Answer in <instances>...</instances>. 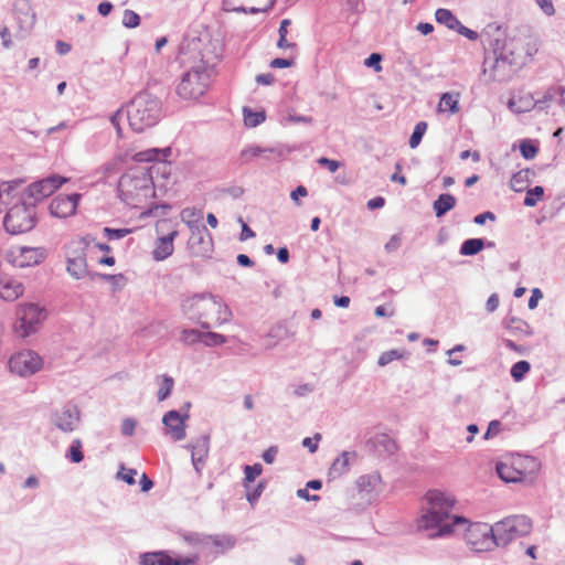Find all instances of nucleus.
I'll return each instance as SVG.
<instances>
[{"instance_id":"obj_1","label":"nucleus","mask_w":565,"mask_h":565,"mask_svg":"<svg viewBox=\"0 0 565 565\" xmlns=\"http://www.w3.org/2000/svg\"><path fill=\"white\" fill-rule=\"evenodd\" d=\"M456 505L457 499L454 494L438 489L428 490L416 519L417 530L427 532L430 539L452 535L456 526L468 523L465 516L452 513Z\"/></svg>"},{"instance_id":"obj_2","label":"nucleus","mask_w":565,"mask_h":565,"mask_svg":"<svg viewBox=\"0 0 565 565\" xmlns=\"http://www.w3.org/2000/svg\"><path fill=\"white\" fill-rule=\"evenodd\" d=\"M162 168L164 173H170V163L163 162L159 167L128 169L118 180L117 192L119 199L134 209L146 207L156 196L152 169Z\"/></svg>"},{"instance_id":"obj_3","label":"nucleus","mask_w":565,"mask_h":565,"mask_svg":"<svg viewBox=\"0 0 565 565\" xmlns=\"http://www.w3.org/2000/svg\"><path fill=\"white\" fill-rule=\"evenodd\" d=\"M182 312L202 328H210V321L223 324L230 321L228 307L212 295L202 294L185 298L181 303Z\"/></svg>"},{"instance_id":"obj_4","label":"nucleus","mask_w":565,"mask_h":565,"mask_svg":"<svg viewBox=\"0 0 565 565\" xmlns=\"http://www.w3.org/2000/svg\"><path fill=\"white\" fill-rule=\"evenodd\" d=\"M161 116V104L159 99L147 93L137 94L127 106V118L129 126L137 132L153 127Z\"/></svg>"},{"instance_id":"obj_5","label":"nucleus","mask_w":565,"mask_h":565,"mask_svg":"<svg viewBox=\"0 0 565 565\" xmlns=\"http://www.w3.org/2000/svg\"><path fill=\"white\" fill-rule=\"evenodd\" d=\"M38 209L35 203H28L24 195L11 202V206L3 217V227L11 235L31 232L38 224Z\"/></svg>"},{"instance_id":"obj_6","label":"nucleus","mask_w":565,"mask_h":565,"mask_svg":"<svg viewBox=\"0 0 565 565\" xmlns=\"http://www.w3.org/2000/svg\"><path fill=\"white\" fill-rule=\"evenodd\" d=\"M539 462L531 456H509L497 463L498 476L504 482H523L535 475L539 470Z\"/></svg>"},{"instance_id":"obj_7","label":"nucleus","mask_w":565,"mask_h":565,"mask_svg":"<svg viewBox=\"0 0 565 565\" xmlns=\"http://www.w3.org/2000/svg\"><path fill=\"white\" fill-rule=\"evenodd\" d=\"M46 318L47 312L44 307L32 302L20 303L15 308L12 331L18 338H28L41 329Z\"/></svg>"},{"instance_id":"obj_8","label":"nucleus","mask_w":565,"mask_h":565,"mask_svg":"<svg viewBox=\"0 0 565 565\" xmlns=\"http://www.w3.org/2000/svg\"><path fill=\"white\" fill-rule=\"evenodd\" d=\"M532 520L526 515H509L494 525L498 546H507L512 541L527 535L532 531Z\"/></svg>"},{"instance_id":"obj_9","label":"nucleus","mask_w":565,"mask_h":565,"mask_svg":"<svg viewBox=\"0 0 565 565\" xmlns=\"http://www.w3.org/2000/svg\"><path fill=\"white\" fill-rule=\"evenodd\" d=\"M209 87V74L204 66L188 71L177 86V94L185 99H198L205 94Z\"/></svg>"},{"instance_id":"obj_10","label":"nucleus","mask_w":565,"mask_h":565,"mask_svg":"<svg viewBox=\"0 0 565 565\" xmlns=\"http://www.w3.org/2000/svg\"><path fill=\"white\" fill-rule=\"evenodd\" d=\"M465 541L475 552H489L498 547L493 526L487 523H467Z\"/></svg>"},{"instance_id":"obj_11","label":"nucleus","mask_w":565,"mask_h":565,"mask_svg":"<svg viewBox=\"0 0 565 565\" xmlns=\"http://www.w3.org/2000/svg\"><path fill=\"white\" fill-rule=\"evenodd\" d=\"M87 247L88 243L84 238L73 239L65 247L66 269L75 279H83L88 274Z\"/></svg>"},{"instance_id":"obj_12","label":"nucleus","mask_w":565,"mask_h":565,"mask_svg":"<svg viewBox=\"0 0 565 565\" xmlns=\"http://www.w3.org/2000/svg\"><path fill=\"white\" fill-rule=\"evenodd\" d=\"M43 367V360L35 351L22 350L9 359V369L20 376H30Z\"/></svg>"},{"instance_id":"obj_13","label":"nucleus","mask_w":565,"mask_h":565,"mask_svg":"<svg viewBox=\"0 0 565 565\" xmlns=\"http://www.w3.org/2000/svg\"><path fill=\"white\" fill-rule=\"evenodd\" d=\"M67 181L68 179L64 177L51 175L31 183L22 195H24V198L33 199L35 202L42 201L43 199L52 195Z\"/></svg>"},{"instance_id":"obj_14","label":"nucleus","mask_w":565,"mask_h":565,"mask_svg":"<svg viewBox=\"0 0 565 565\" xmlns=\"http://www.w3.org/2000/svg\"><path fill=\"white\" fill-rule=\"evenodd\" d=\"M46 257L43 247H15L10 250L11 263L17 267H29L42 263Z\"/></svg>"},{"instance_id":"obj_15","label":"nucleus","mask_w":565,"mask_h":565,"mask_svg":"<svg viewBox=\"0 0 565 565\" xmlns=\"http://www.w3.org/2000/svg\"><path fill=\"white\" fill-rule=\"evenodd\" d=\"M81 195L77 193L68 195H57L49 206L51 215L60 218H66L76 213Z\"/></svg>"},{"instance_id":"obj_16","label":"nucleus","mask_w":565,"mask_h":565,"mask_svg":"<svg viewBox=\"0 0 565 565\" xmlns=\"http://www.w3.org/2000/svg\"><path fill=\"white\" fill-rule=\"evenodd\" d=\"M275 0H224L223 7L230 12L257 13L270 9Z\"/></svg>"},{"instance_id":"obj_17","label":"nucleus","mask_w":565,"mask_h":565,"mask_svg":"<svg viewBox=\"0 0 565 565\" xmlns=\"http://www.w3.org/2000/svg\"><path fill=\"white\" fill-rule=\"evenodd\" d=\"M199 559L198 555L173 558L166 552L145 553L141 556V565H192Z\"/></svg>"},{"instance_id":"obj_18","label":"nucleus","mask_w":565,"mask_h":565,"mask_svg":"<svg viewBox=\"0 0 565 565\" xmlns=\"http://www.w3.org/2000/svg\"><path fill=\"white\" fill-rule=\"evenodd\" d=\"M162 422L166 426L167 434H169L173 440H182L185 437L184 418L179 414V412H168L163 416Z\"/></svg>"},{"instance_id":"obj_19","label":"nucleus","mask_w":565,"mask_h":565,"mask_svg":"<svg viewBox=\"0 0 565 565\" xmlns=\"http://www.w3.org/2000/svg\"><path fill=\"white\" fill-rule=\"evenodd\" d=\"M178 234L179 232L175 228H173L166 236H161L156 241V245L152 250V257L154 260H164L173 254V241L175 239Z\"/></svg>"},{"instance_id":"obj_20","label":"nucleus","mask_w":565,"mask_h":565,"mask_svg":"<svg viewBox=\"0 0 565 565\" xmlns=\"http://www.w3.org/2000/svg\"><path fill=\"white\" fill-rule=\"evenodd\" d=\"M24 292L23 285L8 276L0 277V298L4 301H14Z\"/></svg>"},{"instance_id":"obj_21","label":"nucleus","mask_w":565,"mask_h":565,"mask_svg":"<svg viewBox=\"0 0 565 565\" xmlns=\"http://www.w3.org/2000/svg\"><path fill=\"white\" fill-rule=\"evenodd\" d=\"M355 458V452L343 451L329 468L328 476L330 479H339L349 472L351 462Z\"/></svg>"},{"instance_id":"obj_22","label":"nucleus","mask_w":565,"mask_h":565,"mask_svg":"<svg viewBox=\"0 0 565 565\" xmlns=\"http://www.w3.org/2000/svg\"><path fill=\"white\" fill-rule=\"evenodd\" d=\"M209 437L202 436L198 438L192 445V462L198 472H200L201 467L204 465L205 459L209 456Z\"/></svg>"},{"instance_id":"obj_23","label":"nucleus","mask_w":565,"mask_h":565,"mask_svg":"<svg viewBox=\"0 0 565 565\" xmlns=\"http://www.w3.org/2000/svg\"><path fill=\"white\" fill-rule=\"evenodd\" d=\"M191 236L189 239V246L195 254H202L205 249L200 247L205 244V236L211 238V235L205 225H199L192 228H189Z\"/></svg>"},{"instance_id":"obj_24","label":"nucleus","mask_w":565,"mask_h":565,"mask_svg":"<svg viewBox=\"0 0 565 565\" xmlns=\"http://www.w3.org/2000/svg\"><path fill=\"white\" fill-rule=\"evenodd\" d=\"M459 93H444L437 106L438 113H448L455 115L459 113Z\"/></svg>"},{"instance_id":"obj_25","label":"nucleus","mask_w":565,"mask_h":565,"mask_svg":"<svg viewBox=\"0 0 565 565\" xmlns=\"http://www.w3.org/2000/svg\"><path fill=\"white\" fill-rule=\"evenodd\" d=\"M162 156L163 158H168L171 156V148L167 147L163 149L151 148L145 151H139L134 154V160L137 162H151L156 161Z\"/></svg>"},{"instance_id":"obj_26","label":"nucleus","mask_w":565,"mask_h":565,"mask_svg":"<svg viewBox=\"0 0 565 565\" xmlns=\"http://www.w3.org/2000/svg\"><path fill=\"white\" fill-rule=\"evenodd\" d=\"M78 420L77 412L65 409L57 415L56 425L64 431H72L76 428Z\"/></svg>"},{"instance_id":"obj_27","label":"nucleus","mask_w":565,"mask_h":565,"mask_svg":"<svg viewBox=\"0 0 565 565\" xmlns=\"http://www.w3.org/2000/svg\"><path fill=\"white\" fill-rule=\"evenodd\" d=\"M456 205V199L454 195L449 193H444L438 196V199L434 202V211L437 217L443 216L450 210H452Z\"/></svg>"},{"instance_id":"obj_28","label":"nucleus","mask_w":565,"mask_h":565,"mask_svg":"<svg viewBox=\"0 0 565 565\" xmlns=\"http://www.w3.org/2000/svg\"><path fill=\"white\" fill-rule=\"evenodd\" d=\"M182 222L189 227L202 225L203 212L196 207H185L180 213Z\"/></svg>"},{"instance_id":"obj_29","label":"nucleus","mask_w":565,"mask_h":565,"mask_svg":"<svg viewBox=\"0 0 565 565\" xmlns=\"http://www.w3.org/2000/svg\"><path fill=\"white\" fill-rule=\"evenodd\" d=\"M530 183V170H520L515 172L511 180H510V186L515 192H522L524 191Z\"/></svg>"},{"instance_id":"obj_30","label":"nucleus","mask_w":565,"mask_h":565,"mask_svg":"<svg viewBox=\"0 0 565 565\" xmlns=\"http://www.w3.org/2000/svg\"><path fill=\"white\" fill-rule=\"evenodd\" d=\"M435 18L438 23L445 24L450 30H456L460 26V21L448 9H438Z\"/></svg>"},{"instance_id":"obj_31","label":"nucleus","mask_w":565,"mask_h":565,"mask_svg":"<svg viewBox=\"0 0 565 565\" xmlns=\"http://www.w3.org/2000/svg\"><path fill=\"white\" fill-rule=\"evenodd\" d=\"M291 21L289 19H284L280 22L279 26V39L277 42V46L281 50H290L296 47V43L288 41L287 34H288V28L290 26Z\"/></svg>"},{"instance_id":"obj_32","label":"nucleus","mask_w":565,"mask_h":565,"mask_svg":"<svg viewBox=\"0 0 565 565\" xmlns=\"http://www.w3.org/2000/svg\"><path fill=\"white\" fill-rule=\"evenodd\" d=\"M484 243L481 238H470L462 243L460 254L476 255L483 249Z\"/></svg>"},{"instance_id":"obj_33","label":"nucleus","mask_w":565,"mask_h":565,"mask_svg":"<svg viewBox=\"0 0 565 565\" xmlns=\"http://www.w3.org/2000/svg\"><path fill=\"white\" fill-rule=\"evenodd\" d=\"M534 106L533 100L527 97H520L518 99L511 98L509 100V107L513 111L520 114L524 111H529Z\"/></svg>"},{"instance_id":"obj_34","label":"nucleus","mask_w":565,"mask_h":565,"mask_svg":"<svg viewBox=\"0 0 565 565\" xmlns=\"http://www.w3.org/2000/svg\"><path fill=\"white\" fill-rule=\"evenodd\" d=\"M544 195V189L541 185H536L533 189L527 190L525 199H524V205L526 206H535L539 201L543 199Z\"/></svg>"},{"instance_id":"obj_35","label":"nucleus","mask_w":565,"mask_h":565,"mask_svg":"<svg viewBox=\"0 0 565 565\" xmlns=\"http://www.w3.org/2000/svg\"><path fill=\"white\" fill-rule=\"evenodd\" d=\"M265 113H254L247 108H244V122L247 127H256L265 120Z\"/></svg>"},{"instance_id":"obj_36","label":"nucleus","mask_w":565,"mask_h":565,"mask_svg":"<svg viewBox=\"0 0 565 565\" xmlns=\"http://www.w3.org/2000/svg\"><path fill=\"white\" fill-rule=\"evenodd\" d=\"M427 130V122L426 121H419L415 128H414V131L409 138V147L412 149L416 148L420 141H422V138L423 136L425 135Z\"/></svg>"},{"instance_id":"obj_37","label":"nucleus","mask_w":565,"mask_h":565,"mask_svg":"<svg viewBox=\"0 0 565 565\" xmlns=\"http://www.w3.org/2000/svg\"><path fill=\"white\" fill-rule=\"evenodd\" d=\"M530 369L531 365L527 361H519L511 367V376L515 382H520Z\"/></svg>"},{"instance_id":"obj_38","label":"nucleus","mask_w":565,"mask_h":565,"mask_svg":"<svg viewBox=\"0 0 565 565\" xmlns=\"http://www.w3.org/2000/svg\"><path fill=\"white\" fill-rule=\"evenodd\" d=\"M67 457L70 458V460L72 462H75V463H79L83 461L84 455L82 451V443L79 439H75L72 441V444L68 448Z\"/></svg>"},{"instance_id":"obj_39","label":"nucleus","mask_w":565,"mask_h":565,"mask_svg":"<svg viewBox=\"0 0 565 565\" xmlns=\"http://www.w3.org/2000/svg\"><path fill=\"white\" fill-rule=\"evenodd\" d=\"M209 347L222 345L226 342V338L216 332H202L201 341Z\"/></svg>"},{"instance_id":"obj_40","label":"nucleus","mask_w":565,"mask_h":565,"mask_svg":"<svg viewBox=\"0 0 565 565\" xmlns=\"http://www.w3.org/2000/svg\"><path fill=\"white\" fill-rule=\"evenodd\" d=\"M13 201V189L11 185L7 183L0 184V212L2 211L6 204H9Z\"/></svg>"},{"instance_id":"obj_41","label":"nucleus","mask_w":565,"mask_h":565,"mask_svg":"<svg viewBox=\"0 0 565 565\" xmlns=\"http://www.w3.org/2000/svg\"><path fill=\"white\" fill-rule=\"evenodd\" d=\"M173 379L170 377V376H163L162 379V383H161V386L158 391V399L159 401H164L171 393L172 388H173Z\"/></svg>"},{"instance_id":"obj_42","label":"nucleus","mask_w":565,"mask_h":565,"mask_svg":"<svg viewBox=\"0 0 565 565\" xmlns=\"http://www.w3.org/2000/svg\"><path fill=\"white\" fill-rule=\"evenodd\" d=\"M201 337H202V332L198 331V330H182L181 334H180V341L185 343V344H192V343H195V342H200L201 341Z\"/></svg>"},{"instance_id":"obj_43","label":"nucleus","mask_w":565,"mask_h":565,"mask_svg":"<svg viewBox=\"0 0 565 565\" xmlns=\"http://www.w3.org/2000/svg\"><path fill=\"white\" fill-rule=\"evenodd\" d=\"M263 472V467L260 463H255L253 466H245L244 468V479L247 483L253 482L258 476Z\"/></svg>"},{"instance_id":"obj_44","label":"nucleus","mask_w":565,"mask_h":565,"mask_svg":"<svg viewBox=\"0 0 565 565\" xmlns=\"http://www.w3.org/2000/svg\"><path fill=\"white\" fill-rule=\"evenodd\" d=\"M403 358V353H401L398 350H390L386 352H383L379 358V365L385 366L386 364L391 363L394 360H398Z\"/></svg>"},{"instance_id":"obj_45","label":"nucleus","mask_w":565,"mask_h":565,"mask_svg":"<svg viewBox=\"0 0 565 565\" xmlns=\"http://www.w3.org/2000/svg\"><path fill=\"white\" fill-rule=\"evenodd\" d=\"M122 24L126 28H137L140 24V18L135 11L125 10L122 15Z\"/></svg>"},{"instance_id":"obj_46","label":"nucleus","mask_w":565,"mask_h":565,"mask_svg":"<svg viewBox=\"0 0 565 565\" xmlns=\"http://www.w3.org/2000/svg\"><path fill=\"white\" fill-rule=\"evenodd\" d=\"M104 232H105L106 236L109 239H119V238H122V237L129 235L132 232V230L131 228H109V227H105Z\"/></svg>"},{"instance_id":"obj_47","label":"nucleus","mask_w":565,"mask_h":565,"mask_svg":"<svg viewBox=\"0 0 565 565\" xmlns=\"http://www.w3.org/2000/svg\"><path fill=\"white\" fill-rule=\"evenodd\" d=\"M264 150L259 147H248L242 150L241 159L243 162H249L253 158L260 156Z\"/></svg>"},{"instance_id":"obj_48","label":"nucleus","mask_w":565,"mask_h":565,"mask_svg":"<svg viewBox=\"0 0 565 565\" xmlns=\"http://www.w3.org/2000/svg\"><path fill=\"white\" fill-rule=\"evenodd\" d=\"M520 151L525 159H533L537 154L539 149L534 145L524 141L520 146Z\"/></svg>"},{"instance_id":"obj_49","label":"nucleus","mask_w":565,"mask_h":565,"mask_svg":"<svg viewBox=\"0 0 565 565\" xmlns=\"http://www.w3.org/2000/svg\"><path fill=\"white\" fill-rule=\"evenodd\" d=\"M509 328L512 330V331H520L524 334H529L530 333V327L526 322H524L523 320H520V319H511L510 320V323H509Z\"/></svg>"},{"instance_id":"obj_50","label":"nucleus","mask_w":565,"mask_h":565,"mask_svg":"<svg viewBox=\"0 0 565 565\" xmlns=\"http://www.w3.org/2000/svg\"><path fill=\"white\" fill-rule=\"evenodd\" d=\"M381 61H382V56L379 53H372L364 61V64L367 67H373L376 72H381L382 71Z\"/></svg>"},{"instance_id":"obj_51","label":"nucleus","mask_w":565,"mask_h":565,"mask_svg":"<svg viewBox=\"0 0 565 565\" xmlns=\"http://www.w3.org/2000/svg\"><path fill=\"white\" fill-rule=\"evenodd\" d=\"M320 439H321L320 434H316L313 438L306 437L302 440V445H303V447L308 448L310 452L313 454L318 449V444H319Z\"/></svg>"},{"instance_id":"obj_52","label":"nucleus","mask_w":565,"mask_h":565,"mask_svg":"<svg viewBox=\"0 0 565 565\" xmlns=\"http://www.w3.org/2000/svg\"><path fill=\"white\" fill-rule=\"evenodd\" d=\"M320 166H324L329 169L330 172H335L340 168V162L337 160L328 159L326 157H321L317 160Z\"/></svg>"},{"instance_id":"obj_53","label":"nucleus","mask_w":565,"mask_h":565,"mask_svg":"<svg viewBox=\"0 0 565 565\" xmlns=\"http://www.w3.org/2000/svg\"><path fill=\"white\" fill-rule=\"evenodd\" d=\"M238 222L242 224V232L239 236L241 241H247L249 238L255 237V232L248 227V225L243 221L242 217L238 218Z\"/></svg>"},{"instance_id":"obj_54","label":"nucleus","mask_w":565,"mask_h":565,"mask_svg":"<svg viewBox=\"0 0 565 565\" xmlns=\"http://www.w3.org/2000/svg\"><path fill=\"white\" fill-rule=\"evenodd\" d=\"M135 469H124L121 472H119V476L121 479L128 483V484H135V476H136Z\"/></svg>"},{"instance_id":"obj_55","label":"nucleus","mask_w":565,"mask_h":565,"mask_svg":"<svg viewBox=\"0 0 565 565\" xmlns=\"http://www.w3.org/2000/svg\"><path fill=\"white\" fill-rule=\"evenodd\" d=\"M539 7L546 13L547 15H552L555 12L552 0H535Z\"/></svg>"},{"instance_id":"obj_56","label":"nucleus","mask_w":565,"mask_h":565,"mask_svg":"<svg viewBox=\"0 0 565 565\" xmlns=\"http://www.w3.org/2000/svg\"><path fill=\"white\" fill-rule=\"evenodd\" d=\"M292 64H294L292 60L277 57V58H274L270 62V67H273V68H285V67L292 66Z\"/></svg>"},{"instance_id":"obj_57","label":"nucleus","mask_w":565,"mask_h":565,"mask_svg":"<svg viewBox=\"0 0 565 565\" xmlns=\"http://www.w3.org/2000/svg\"><path fill=\"white\" fill-rule=\"evenodd\" d=\"M401 245V237L398 235H393L390 241L385 244V249L387 253L395 252Z\"/></svg>"},{"instance_id":"obj_58","label":"nucleus","mask_w":565,"mask_h":565,"mask_svg":"<svg viewBox=\"0 0 565 565\" xmlns=\"http://www.w3.org/2000/svg\"><path fill=\"white\" fill-rule=\"evenodd\" d=\"M499 297L497 294H492L488 300H487V303H486V309L487 311L489 312H493L498 309L499 307Z\"/></svg>"},{"instance_id":"obj_59","label":"nucleus","mask_w":565,"mask_h":565,"mask_svg":"<svg viewBox=\"0 0 565 565\" xmlns=\"http://www.w3.org/2000/svg\"><path fill=\"white\" fill-rule=\"evenodd\" d=\"M543 297L541 290L535 288L532 290V296L529 299V308L535 309L537 307L539 300Z\"/></svg>"},{"instance_id":"obj_60","label":"nucleus","mask_w":565,"mask_h":565,"mask_svg":"<svg viewBox=\"0 0 565 565\" xmlns=\"http://www.w3.org/2000/svg\"><path fill=\"white\" fill-rule=\"evenodd\" d=\"M135 422L132 419H125L121 425V430L124 435L131 436L135 431Z\"/></svg>"},{"instance_id":"obj_61","label":"nucleus","mask_w":565,"mask_h":565,"mask_svg":"<svg viewBox=\"0 0 565 565\" xmlns=\"http://www.w3.org/2000/svg\"><path fill=\"white\" fill-rule=\"evenodd\" d=\"M499 430H500V423L498 420L491 422L488 426L486 434H484V438L488 439L491 436L497 435L499 433Z\"/></svg>"},{"instance_id":"obj_62","label":"nucleus","mask_w":565,"mask_h":565,"mask_svg":"<svg viewBox=\"0 0 565 565\" xmlns=\"http://www.w3.org/2000/svg\"><path fill=\"white\" fill-rule=\"evenodd\" d=\"M278 450L276 447H269L264 454L263 459L266 463H273Z\"/></svg>"},{"instance_id":"obj_63","label":"nucleus","mask_w":565,"mask_h":565,"mask_svg":"<svg viewBox=\"0 0 565 565\" xmlns=\"http://www.w3.org/2000/svg\"><path fill=\"white\" fill-rule=\"evenodd\" d=\"M385 200L382 196H376L367 201V207L370 210L381 209L384 206Z\"/></svg>"},{"instance_id":"obj_64","label":"nucleus","mask_w":565,"mask_h":565,"mask_svg":"<svg viewBox=\"0 0 565 565\" xmlns=\"http://www.w3.org/2000/svg\"><path fill=\"white\" fill-rule=\"evenodd\" d=\"M494 218H495V215L492 212H484V213L478 214L475 217V223L482 225L486 223L487 220L493 221Z\"/></svg>"}]
</instances>
